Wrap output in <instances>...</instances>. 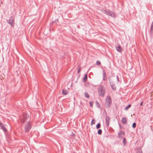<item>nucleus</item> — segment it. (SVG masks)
<instances>
[{
    "mask_svg": "<svg viewBox=\"0 0 153 153\" xmlns=\"http://www.w3.org/2000/svg\"><path fill=\"white\" fill-rule=\"evenodd\" d=\"M105 87L102 85H100L98 89V92L99 95L103 97L105 95Z\"/></svg>",
    "mask_w": 153,
    "mask_h": 153,
    "instance_id": "nucleus-1",
    "label": "nucleus"
},
{
    "mask_svg": "<svg viewBox=\"0 0 153 153\" xmlns=\"http://www.w3.org/2000/svg\"><path fill=\"white\" fill-rule=\"evenodd\" d=\"M111 102L112 101L111 97L109 96H107L105 100V105L106 107L109 108L111 105Z\"/></svg>",
    "mask_w": 153,
    "mask_h": 153,
    "instance_id": "nucleus-2",
    "label": "nucleus"
},
{
    "mask_svg": "<svg viewBox=\"0 0 153 153\" xmlns=\"http://www.w3.org/2000/svg\"><path fill=\"white\" fill-rule=\"evenodd\" d=\"M27 114L25 113H23L22 115L20 117V120L22 123H24L27 119Z\"/></svg>",
    "mask_w": 153,
    "mask_h": 153,
    "instance_id": "nucleus-3",
    "label": "nucleus"
},
{
    "mask_svg": "<svg viewBox=\"0 0 153 153\" xmlns=\"http://www.w3.org/2000/svg\"><path fill=\"white\" fill-rule=\"evenodd\" d=\"M31 126L30 122L27 123V124L25 126V131L26 132H28L29 131L31 128Z\"/></svg>",
    "mask_w": 153,
    "mask_h": 153,
    "instance_id": "nucleus-4",
    "label": "nucleus"
},
{
    "mask_svg": "<svg viewBox=\"0 0 153 153\" xmlns=\"http://www.w3.org/2000/svg\"><path fill=\"white\" fill-rule=\"evenodd\" d=\"M105 14L110 16L111 17H114L115 16V15L114 13L109 11H105Z\"/></svg>",
    "mask_w": 153,
    "mask_h": 153,
    "instance_id": "nucleus-5",
    "label": "nucleus"
},
{
    "mask_svg": "<svg viewBox=\"0 0 153 153\" xmlns=\"http://www.w3.org/2000/svg\"><path fill=\"white\" fill-rule=\"evenodd\" d=\"M125 134V132L124 131H121L118 134V137L120 138H122Z\"/></svg>",
    "mask_w": 153,
    "mask_h": 153,
    "instance_id": "nucleus-6",
    "label": "nucleus"
},
{
    "mask_svg": "<svg viewBox=\"0 0 153 153\" xmlns=\"http://www.w3.org/2000/svg\"><path fill=\"white\" fill-rule=\"evenodd\" d=\"M110 120V118L109 117H106L105 119V121L107 125L108 126L109 125Z\"/></svg>",
    "mask_w": 153,
    "mask_h": 153,
    "instance_id": "nucleus-7",
    "label": "nucleus"
},
{
    "mask_svg": "<svg viewBox=\"0 0 153 153\" xmlns=\"http://www.w3.org/2000/svg\"><path fill=\"white\" fill-rule=\"evenodd\" d=\"M127 119L126 117H124L122 118L121 123L122 124H126L127 123Z\"/></svg>",
    "mask_w": 153,
    "mask_h": 153,
    "instance_id": "nucleus-8",
    "label": "nucleus"
},
{
    "mask_svg": "<svg viewBox=\"0 0 153 153\" xmlns=\"http://www.w3.org/2000/svg\"><path fill=\"white\" fill-rule=\"evenodd\" d=\"M103 80H106V74L104 70L103 71Z\"/></svg>",
    "mask_w": 153,
    "mask_h": 153,
    "instance_id": "nucleus-9",
    "label": "nucleus"
},
{
    "mask_svg": "<svg viewBox=\"0 0 153 153\" xmlns=\"http://www.w3.org/2000/svg\"><path fill=\"white\" fill-rule=\"evenodd\" d=\"M8 22L11 25L13 24V19L12 17H10L8 20Z\"/></svg>",
    "mask_w": 153,
    "mask_h": 153,
    "instance_id": "nucleus-10",
    "label": "nucleus"
},
{
    "mask_svg": "<svg viewBox=\"0 0 153 153\" xmlns=\"http://www.w3.org/2000/svg\"><path fill=\"white\" fill-rule=\"evenodd\" d=\"M110 84L112 89L114 90H115L116 87L115 85L112 82L110 83Z\"/></svg>",
    "mask_w": 153,
    "mask_h": 153,
    "instance_id": "nucleus-11",
    "label": "nucleus"
},
{
    "mask_svg": "<svg viewBox=\"0 0 153 153\" xmlns=\"http://www.w3.org/2000/svg\"><path fill=\"white\" fill-rule=\"evenodd\" d=\"M87 80V74H85V76L83 79V82H85Z\"/></svg>",
    "mask_w": 153,
    "mask_h": 153,
    "instance_id": "nucleus-12",
    "label": "nucleus"
},
{
    "mask_svg": "<svg viewBox=\"0 0 153 153\" xmlns=\"http://www.w3.org/2000/svg\"><path fill=\"white\" fill-rule=\"evenodd\" d=\"M84 94L85 97L87 98H89V96L88 93L87 92H85L84 93Z\"/></svg>",
    "mask_w": 153,
    "mask_h": 153,
    "instance_id": "nucleus-13",
    "label": "nucleus"
},
{
    "mask_svg": "<svg viewBox=\"0 0 153 153\" xmlns=\"http://www.w3.org/2000/svg\"><path fill=\"white\" fill-rule=\"evenodd\" d=\"M62 94L64 95H66L68 94L67 91L66 90L63 89L62 90Z\"/></svg>",
    "mask_w": 153,
    "mask_h": 153,
    "instance_id": "nucleus-14",
    "label": "nucleus"
},
{
    "mask_svg": "<svg viewBox=\"0 0 153 153\" xmlns=\"http://www.w3.org/2000/svg\"><path fill=\"white\" fill-rule=\"evenodd\" d=\"M81 67H80L79 66L78 67V70L77 71V73H79L80 72V71H81Z\"/></svg>",
    "mask_w": 153,
    "mask_h": 153,
    "instance_id": "nucleus-15",
    "label": "nucleus"
},
{
    "mask_svg": "<svg viewBox=\"0 0 153 153\" xmlns=\"http://www.w3.org/2000/svg\"><path fill=\"white\" fill-rule=\"evenodd\" d=\"M131 106V104L129 105L128 106L126 107L125 108V109L126 110H127L129 108H130Z\"/></svg>",
    "mask_w": 153,
    "mask_h": 153,
    "instance_id": "nucleus-16",
    "label": "nucleus"
},
{
    "mask_svg": "<svg viewBox=\"0 0 153 153\" xmlns=\"http://www.w3.org/2000/svg\"><path fill=\"white\" fill-rule=\"evenodd\" d=\"M100 123H98L96 125V128L97 129L100 128Z\"/></svg>",
    "mask_w": 153,
    "mask_h": 153,
    "instance_id": "nucleus-17",
    "label": "nucleus"
},
{
    "mask_svg": "<svg viewBox=\"0 0 153 153\" xmlns=\"http://www.w3.org/2000/svg\"><path fill=\"white\" fill-rule=\"evenodd\" d=\"M102 133V131L101 129H99L98 131V134H101Z\"/></svg>",
    "mask_w": 153,
    "mask_h": 153,
    "instance_id": "nucleus-18",
    "label": "nucleus"
},
{
    "mask_svg": "<svg viewBox=\"0 0 153 153\" xmlns=\"http://www.w3.org/2000/svg\"><path fill=\"white\" fill-rule=\"evenodd\" d=\"M123 143L124 145H125L126 143V139L125 138H124L123 139Z\"/></svg>",
    "mask_w": 153,
    "mask_h": 153,
    "instance_id": "nucleus-19",
    "label": "nucleus"
},
{
    "mask_svg": "<svg viewBox=\"0 0 153 153\" xmlns=\"http://www.w3.org/2000/svg\"><path fill=\"white\" fill-rule=\"evenodd\" d=\"M117 51L120 53H121L122 51V48H116Z\"/></svg>",
    "mask_w": 153,
    "mask_h": 153,
    "instance_id": "nucleus-20",
    "label": "nucleus"
},
{
    "mask_svg": "<svg viewBox=\"0 0 153 153\" xmlns=\"http://www.w3.org/2000/svg\"><path fill=\"white\" fill-rule=\"evenodd\" d=\"M95 123V121L94 119H92V121L91 123V125H92L94 124Z\"/></svg>",
    "mask_w": 153,
    "mask_h": 153,
    "instance_id": "nucleus-21",
    "label": "nucleus"
},
{
    "mask_svg": "<svg viewBox=\"0 0 153 153\" xmlns=\"http://www.w3.org/2000/svg\"><path fill=\"white\" fill-rule=\"evenodd\" d=\"M93 102L92 101H90L89 102V105L90 107H92L93 106Z\"/></svg>",
    "mask_w": 153,
    "mask_h": 153,
    "instance_id": "nucleus-22",
    "label": "nucleus"
},
{
    "mask_svg": "<svg viewBox=\"0 0 153 153\" xmlns=\"http://www.w3.org/2000/svg\"><path fill=\"white\" fill-rule=\"evenodd\" d=\"M136 127V123H134L132 124V127L133 128H135Z\"/></svg>",
    "mask_w": 153,
    "mask_h": 153,
    "instance_id": "nucleus-23",
    "label": "nucleus"
},
{
    "mask_svg": "<svg viewBox=\"0 0 153 153\" xmlns=\"http://www.w3.org/2000/svg\"><path fill=\"white\" fill-rule=\"evenodd\" d=\"M96 63H97V65H100L101 64L99 60H97V61Z\"/></svg>",
    "mask_w": 153,
    "mask_h": 153,
    "instance_id": "nucleus-24",
    "label": "nucleus"
},
{
    "mask_svg": "<svg viewBox=\"0 0 153 153\" xmlns=\"http://www.w3.org/2000/svg\"><path fill=\"white\" fill-rule=\"evenodd\" d=\"M137 153H143L142 151L141 150H139L137 152Z\"/></svg>",
    "mask_w": 153,
    "mask_h": 153,
    "instance_id": "nucleus-25",
    "label": "nucleus"
},
{
    "mask_svg": "<svg viewBox=\"0 0 153 153\" xmlns=\"http://www.w3.org/2000/svg\"><path fill=\"white\" fill-rule=\"evenodd\" d=\"M143 102H140V106H142L143 105Z\"/></svg>",
    "mask_w": 153,
    "mask_h": 153,
    "instance_id": "nucleus-26",
    "label": "nucleus"
},
{
    "mask_svg": "<svg viewBox=\"0 0 153 153\" xmlns=\"http://www.w3.org/2000/svg\"><path fill=\"white\" fill-rule=\"evenodd\" d=\"M119 126H120V128H121V125H120V124H119Z\"/></svg>",
    "mask_w": 153,
    "mask_h": 153,
    "instance_id": "nucleus-27",
    "label": "nucleus"
}]
</instances>
